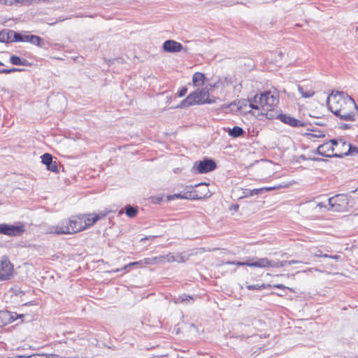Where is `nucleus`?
<instances>
[{"mask_svg":"<svg viewBox=\"0 0 358 358\" xmlns=\"http://www.w3.org/2000/svg\"><path fill=\"white\" fill-rule=\"evenodd\" d=\"M225 81L227 82V83H231L232 81L231 80V78H225Z\"/></svg>","mask_w":358,"mask_h":358,"instance_id":"nucleus-50","label":"nucleus"},{"mask_svg":"<svg viewBox=\"0 0 358 358\" xmlns=\"http://www.w3.org/2000/svg\"><path fill=\"white\" fill-rule=\"evenodd\" d=\"M236 103L235 102L231 103L229 105H228L227 107H229L232 105H236Z\"/></svg>","mask_w":358,"mask_h":358,"instance_id":"nucleus-54","label":"nucleus"},{"mask_svg":"<svg viewBox=\"0 0 358 358\" xmlns=\"http://www.w3.org/2000/svg\"><path fill=\"white\" fill-rule=\"evenodd\" d=\"M248 101L251 108L261 111L258 115L265 116L269 120L275 117L277 111H275V108L279 102V95L277 92L264 91L256 94Z\"/></svg>","mask_w":358,"mask_h":358,"instance_id":"nucleus-2","label":"nucleus"},{"mask_svg":"<svg viewBox=\"0 0 358 358\" xmlns=\"http://www.w3.org/2000/svg\"><path fill=\"white\" fill-rule=\"evenodd\" d=\"M340 128L343 129H347L350 128V125L348 124H342L340 127Z\"/></svg>","mask_w":358,"mask_h":358,"instance_id":"nucleus-44","label":"nucleus"},{"mask_svg":"<svg viewBox=\"0 0 358 358\" xmlns=\"http://www.w3.org/2000/svg\"><path fill=\"white\" fill-rule=\"evenodd\" d=\"M217 167L214 160L205 158L202 161L196 162L192 168V171L196 173H206L215 170Z\"/></svg>","mask_w":358,"mask_h":358,"instance_id":"nucleus-6","label":"nucleus"},{"mask_svg":"<svg viewBox=\"0 0 358 358\" xmlns=\"http://www.w3.org/2000/svg\"><path fill=\"white\" fill-rule=\"evenodd\" d=\"M8 41V36H6V29L0 31V42L5 43Z\"/></svg>","mask_w":358,"mask_h":358,"instance_id":"nucleus-32","label":"nucleus"},{"mask_svg":"<svg viewBox=\"0 0 358 358\" xmlns=\"http://www.w3.org/2000/svg\"><path fill=\"white\" fill-rule=\"evenodd\" d=\"M41 162L46 166L50 165L52 160V156L50 153H44L41 157Z\"/></svg>","mask_w":358,"mask_h":358,"instance_id":"nucleus-27","label":"nucleus"},{"mask_svg":"<svg viewBox=\"0 0 358 358\" xmlns=\"http://www.w3.org/2000/svg\"><path fill=\"white\" fill-rule=\"evenodd\" d=\"M204 189H196L189 192V195L185 194V196H181L180 194H176V196L178 198L191 199L193 200H201L206 197L209 196V190L204 183Z\"/></svg>","mask_w":358,"mask_h":358,"instance_id":"nucleus-10","label":"nucleus"},{"mask_svg":"<svg viewBox=\"0 0 358 358\" xmlns=\"http://www.w3.org/2000/svg\"><path fill=\"white\" fill-rule=\"evenodd\" d=\"M187 92V88L186 87H183L178 92V95L179 97H182L186 94Z\"/></svg>","mask_w":358,"mask_h":358,"instance_id":"nucleus-34","label":"nucleus"},{"mask_svg":"<svg viewBox=\"0 0 358 358\" xmlns=\"http://www.w3.org/2000/svg\"><path fill=\"white\" fill-rule=\"evenodd\" d=\"M205 75L201 72H196L192 77V83L195 87L203 85L205 81Z\"/></svg>","mask_w":358,"mask_h":358,"instance_id":"nucleus-20","label":"nucleus"},{"mask_svg":"<svg viewBox=\"0 0 358 358\" xmlns=\"http://www.w3.org/2000/svg\"><path fill=\"white\" fill-rule=\"evenodd\" d=\"M297 88L299 92L301 94V96L303 98H310L313 96L315 94V92L312 89H306L305 90L303 86L300 85H297Z\"/></svg>","mask_w":358,"mask_h":358,"instance_id":"nucleus-24","label":"nucleus"},{"mask_svg":"<svg viewBox=\"0 0 358 358\" xmlns=\"http://www.w3.org/2000/svg\"><path fill=\"white\" fill-rule=\"evenodd\" d=\"M45 358H60V357L57 355L51 354V355H49L48 357H47Z\"/></svg>","mask_w":358,"mask_h":358,"instance_id":"nucleus-46","label":"nucleus"},{"mask_svg":"<svg viewBox=\"0 0 358 358\" xmlns=\"http://www.w3.org/2000/svg\"><path fill=\"white\" fill-rule=\"evenodd\" d=\"M262 188L264 189V192L271 191V190L275 189L274 187H262Z\"/></svg>","mask_w":358,"mask_h":358,"instance_id":"nucleus-45","label":"nucleus"},{"mask_svg":"<svg viewBox=\"0 0 358 358\" xmlns=\"http://www.w3.org/2000/svg\"><path fill=\"white\" fill-rule=\"evenodd\" d=\"M323 257H325V258H331V259H338L340 258V256L339 255H329L327 254H324L323 255Z\"/></svg>","mask_w":358,"mask_h":358,"instance_id":"nucleus-37","label":"nucleus"},{"mask_svg":"<svg viewBox=\"0 0 358 358\" xmlns=\"http://www.w3.org/2000/svg\"><path fill=\"white\" fill-rule=\"evenodd\" d=\"M22 317H24L23 315H18L17 313H14L10 315V320L15 321L17 320V318Z\"/></svg>","mask_w":358,"mask_h":358,"instance_id":"nucleus-36","label":"nucleus"},{"mask_svg":"<svg viewBox=\"0 0 358 358\" xmlns=\"http://www.w3.org/2000/svg\"><path fill=\"white\" fill-rule=\"evenodd\" d=\"M22 0H7L6 1V4H12L13 1H15V2H20L22 1Z\"/></svg>","mask_w":358,"mask_h":358,"instance_id":"nucleus-47","label":"nucleus"},{"mask_svg":"<svg viewBox=\"0 0 358 358\" xmlns=\"http://www.w3.org/2000/svg\"><path fill=\"white\" fill-rule=\"evenodd\" d=\"M264 193V189L258 188L249 190V192L245 195V196H252L254 195H257Z\"/></svg>","mask_w":358,"mask_h":358,"instance_id":"nucleus-29","label":"nucleus"},{"mask_svg":"<svg viewBox=\"0 0 358 358\" xmlns=\"http://www.w3.org/2000/svg\"><path fill=\"white\" fill-rule=\"evenodd\" d=\"M203 184H199V185H196V187H199L200 186H201Z\"/></svg>","mask_w":358,"mask_h":358,"instance_id":"nucleus-58","label":"nucleus"},{"mask_svg":"<svg viewBox=\"0 0 358 358\" xmlns=\"http://www.w3.org/2000/svg\"><path fill=\"white\" fill-rule=\"evenodd\" d=\"M276 119L280 120L282 122L288 124L293 127H303L306 126V123L303 122H301L293 117H291L289 115L287 114H278V112L276 113Z\"/></svg>","mask_w":358,"mask_h":358,"instance_id":"nucleus-11","label":"nucleus"},{"mask_svg":"<svg viewBox=\"0 0 358 358\" xmlns=\"http://www.w3.org/2000/svg\"><path fill=\"white\" fill-rule=\"evenodd\" d=\"M13 266L7 257H3L0 264V280H7L12 275Z\"/></svg>","mask_w":358,"mask_h":358,"instance_id":"nucleus-9","label":"nucleus"},{"mask_svg":"<svg viewBox=\"0 0 358 358\" xmlns=\"http://www.w3.org/2000/svg\"><path fill=\"white\" fill-rule=\"evenodd\" d=\"M245 101H246L245 100L238 101V102L237 103L238 108L241 109L243 108V106L245 105L244 102H245Z\"/></svg>","mask_w":358,"mask_h":358,"instance_id":"nucleus-42","label":"nucleus"},{"mask_svg":"<svg viewBox=\"0 0 358 358\" xmlns=\"http://www.w3.org/2000/svg\"><path fill=\"white\" fill-rule=\"evenodd\" d=\"M350 196L347 194H339L328 199V210L335 212H345L349 208Z\"/></svg>","mask_w":358,"mask_h":358,"instance_id":"nucleus-5","label":"nucleus"},{"mask_svg":"<svg viewBox=\"0 0 358 358\" xmlns=\"http://www.w3.org/2000/svg\"><path fill=\"white\" fill-rule=\"evenodd\" d=\"M79 217L83 225L82 231L92 226L100 219L97 214L79 215Z\"/></svg>","mask_w":358,"mask_h":358,"instance_id":"nucleus-13","label":"nucleus"},{"mask_svg":"<svg viewBox=\"0 0 358 358\" xmlns=\"http://www.w3.org/2000/svg\"><path fill=\"white\" fill-rule=\"evenodd\" d=\"M346 147H348V149L345 152H335L334 156L338 158H342L344 156L348 155H354L355 153L358 154V148L352 145L350 143H347Z\"/></svg>","mask_w":358,"mask_h":358,"instance_id":"nucleus-16","label":"nucleus"},{"mask_svg":"<svg viewBox=\"0 0 358 358\" xmlns=\"http://www.w3.org/2000/svg\"><path fill=\"white\" fill-rule=\"evenodd\" d=\"M262 287H263V285L261 286L258 285H250L247 286V288L249 290L260 289Z\"/></svg>","mask_w":358,"mask_h":358,"instance_id":"nucleus-35","label":"nucleus"},{"mask_svg":"<svg viewBox=\"0 0 358 358\" xmlns=\"http://www.w3.org/2000/svg\"><path fill=\"white\" fill-rule=\"evenodd\" d=\"M29 35L26 33H20L13 30L6 29V36H8V41L5 43L27 42Z\"/></svg>","mask_w":358,"mask_h":358,"instance_id":"nucleus-12","label":"nucleus"},{"mask_svg":"<svg viewBox=\"0 0 358 358\" xmlns=\"http://www.w3.org/2000/svg\"><path fill=\"white\" fill-rule=\"evenodd\" d=\"M125 213L129 217H134L138 213L137 208L127 205L125 207Z\"/></svg>","mask_w":358,"mask_h":358,"instance_id":"nucleus-25","label":"nucleus"},{"mask_svg":"<svg viewBox=\"0 0 358 358\" xmlns=\"http://www.w3.org/2000/svg\"><path fill=\"white\" fill-rule=\"evenodd\" d=\"M152 258L158 259L156 262V264L163 263L164 262H176V257L174 253H169L166 255L153 257Z\"/></svg>","mask_w":358,"mask_h":358,"instance_id":"nucleus-23","label":"nucleus"},{"mask_svg":"<svg viewBox=\"0 0 358 358\" xmlns=\"http://www.w3.org/2000/svg\"><path fill=\"white\" fill-rule=\"evenodd\" d=\"M154 237H155V236H146V237H145V238H142V239H141V241H144V240H149V239L152 238H154Z\"/></svg>","mask_w":358,"mask_h":358,"instance_id":"nucleus-49","label":"nucleus"},{"mask_svg":"<svg viewBox=\"0 0 358 358\" xmlns=\"http://www.w3.org/2000/svg\"><path fill=\"white\" fill-rule=\"evenodd\" d=\"M48 171H50L54 173H57L59 171L57 162H52L51 164L46 166Z\"/></svg>","mask_w":358,"mask_h":358,"instance_id":"nucleus-30","label":"nucleus"},{"mask_svg":"<svg viewBox=\"0 0 358 358\" xmlns=\"http://www.w3.org/2000/svg\"><path fill=\"white\" fill-rule=\"evenodd\" d=\"M10 62L13 65H22V66H29L30 63L26 59H21L17 55H12L10 57Z\"/></svg>","mask_w":358,"mask_h":358,"instance_id":"nucleus-22","label":"nucleus"},{"mask_svg":"<svg viewBox=\"0 0 358 358\" xmlns=\"http://www.w3.org/2000/svg\"><path fill=\"white\" fill-rule=\"evenodd\" d=\"M24 0H22L21 2H22Z\"/></svg>","mask_w":358,"mask_h":358,"instance_id":"nucleus-60","label":"nucleus"},{"mask_svg":"<svg viewBox=\"0 0 358 358\" xmlns=\"http://www.w3.org/2000/svg\"><path fill=\"white\" fill-rule=\"evenodd\" d=\"M298 263H301V262L297 261V260H289V261L271 260V268H280V267H284V266H289V265L298 264Z\"/></svg>","mask_w":358,"mask_h":358,"instance_id":"nucleus-18","label":"nucleus"},{"mask_svg":"<svg viewBox=\"0 0 358 358\" xmlns=\"http://www.w3.org/2000/svg\"><path fill=\"white\" fill-rule=\"evenodd\" d=\"M324 254H322V251L321 250H317L316 252L313 253V256L314 257H323V255Z\"/></svg>","mask_w":358,"mask_h":358,"instance_id":"nucleus-40","label":"nucleus"},{"mask_svg":"<svg viewBox=\"0 0 358 358\" xmlns=\"http://www.w3.org/2000/svg\"><path fill=\"white\" fill-rule=\"evenodd\" d=\"M24 71V69H17V68H13V69H10V73H13V72H21V71Z\"/></svg>","mask_w":358,"mask_h":358,"instance_id":"nucleus-43","label":"nucleus"},{"mask_svg":"<svg viewBox=\"0 0 358 358\" xmlns=\"http://www.w3.org/2000/svg\"><path fill=\"white\" fill-rule=\"evenodd\" d=\"M0 66H3V63L0 60Z\"/></svg>","mask_w":358,"mask_h":358,"instance_id":"nucleus-57","label":"nucleus"},{"mask_svg":"<svg viewBox=\"0 0 358 358\" xmlns=\"http://www.w3.org/2000/svg\"><path fill=\"white\" fill-rule=\"evenodd\" d=\"M346 148V147H340V148H338L340 150L338 152H341V150H343V148ZM342 152H345V151H344V150H342Z\"/></svg>","mask_w":358,"mask_h":358,"instance_id":"nucleus-53","label":"nucleus"},{"mask_svg":"<svg viewBox=\"0 0 358 358\" xmlns=\"http://www.w3.org/2000/svg\"><path fill=\"white\" fill-rule=\"evenodd\" d=\"M175 257H176V262L180 263V262H185V259L182 253H176V254H175Z\"/></svg>","mask_w":358,"mask_h":358,"instance_id":"nucleus-31","label":"nucleus"},{"mask_svg":"<svg viewBox=\"0 0 358 358\" xmlns=\"http://www.w3.org/2000/svg\"><path fill=\"white\" fill-rule=\"evenodd\" d=\"M329 109L336 116L345 121H354L358 110L355 100L343 92L331 94L327 99Z\"/></svg>","mask_w":358,"mask_h":358,"instance_id":"nucleus-1","label":"nucleus"},{"mask_svg":"<svg viewBox=\"0 0 358 358\" xmlns=\"http://www.w3.org/2000/svg\"><path fill=\"white\" fill-rule=\"evenodd\" d=\"M238 208H239V206L238 204L233 206V208L236 210H237L238 209Z\"/></svg>","mask_w":358,"mask_h":358,"instance_id":"nucleus-51","label":"nucleus"},{"mask_svg":"<svg viewBox=\"0 0 358 358\" xmlns=\"http://www.w3.org/2000/svg\"><path fill=\"white\" fill-rule=\"evenodd\" d=\"M317 207L320 208H325L328 210L329 208V205H328V203H319L317 205Z\"/></svg>","mask_w":358,"mask_h":358,"instance_id":"nucleus-38","label":"nucleus"},{"mask_svg":"<svg viewBox=\"0 0 358 358\" xmlns=\"http://www.w3.org/2000/svg\"><path fill=\"white\" fill-rule=\"evenodd\" d=\"M60 358H70V357H60Z\"/></svg>","mask_w":358,"mask_h":358,"instance_id":"nucleus-59","label":"nucleus"},{"mask_svg":"<svg viewBox=\"0 0 358 358\" xmlns=\"http://www.w3.org/2000/svg\"><path fill=\"white\" fill-rule=\"evenodd\" d=\"M334 150V148H332V145L329 143H324L319 145L317 148V153L320 155L327 157H336L335 153H332Z\"/></svg>","mask_w":358,"mask_h":358,"instance_id":"nucleus-14","label":"nucleus"},{"mask_svg":"<svg viewBox=\"0 0 358 358\" xmlns=\"http://www.w3.org/2000/svg\"><path fill=\"white\" fill-rule=\"evenodd\" d=\"M357 189H358V188H357V189H355V190H352L351 192H352V193H355V192H356L357 191Z\"/></svg>","mask_w":358,"mask_h":358,"instance_id":"nucleus-56","label":"nucleus"},{"mask_svg":"<svg viewBox=\"0 0 358 358\" xmlns=\"http://www.w3.org/2000/svg\"><path fill=\"white\" fill-rule=\"evenodd\" d=\"M213 101L209 99L208 90L205 87L201 90H196L190 93L185 99H183L177 108H184L193 105H200L203 103H211Z\"/></svg>","mask_w":358,"mask_h":358,"instance_id":"nucleus-4","label":"nucleus"},{"mask_svg":"<svg viewBox=\"0 0 358 358\" xmlns=\"http://www.w3.org/2000/svg\"><path fill=\"white\" fill-rule=\"evenodd\" d=\"M6 1L7 0H0V3L2 4H6Z\"/></svg>","mask_w":358,"mask_h":358,"instance_id":"nucleus-52","label":"nucleus"},{"mask_svg":"<svg viewBox=\"0 0 358 358\" xmlns=\"http://www.w3.org/2000/svg\"><path fill=\"white\" fill-rule=\"evenodd\" d=\"M328 143L332 145V148L336 146L337 148L340 147H346L347 143L342 139H331Z\"/></svg>","mask_w":358,"mask_h":358,"instance_id":"nucleus-26","label":"nucleus"},{"mask_svg":"<svg viewBox=\"0 0 358 358\" xmlns=\"http://www.w3.org/2000/svg\"><path fill=\"white\" fill-rule=\"evenodd\" d=\"M16 358H27L25 356H18Z\"/></svg>","mask_w":358,"mask_h":358,"instance_id":"nucleus-55","label":"nucleus"},{"mask_svg":"<svg viewBox=\"0 0 358 358\" xmlns=\"http://www.w3.org/2000/svg\"><path fill=\"white\" fill-rule=\"evenodd\" d=\"M30 43L43 49H48L49 47V43L48 41L43 40L40 36L36 35H34Z\"/></svg>","mask_w":358,"mask_h":358,"instance_id":"nucleus-19","label":"nucleus"},{"mask_svg":"<svg viewBox=\"0 0 358 358\" xmlns=\"http://www.w3.org/2000/svg\"><path fill=\"white\" fill-rule=\"evenodd\" d=\"M25 231L24 226L22 224L18 225L0 224V234L8 236H20Z\"/></svg>","mask_w":358,"mask_h":358,"instance_id":"nucleus-7","label":"nucleus"},{"mask_svg":"<svg viewBox=\"0 0 358 358\" xmlns=\"http://www.w3.org/2000/svg\"><path fill=\"white\" fill-rule=\"evenodd\" d=\"M227 264H236L238 266H248L250 267H258V268H267L271 267V260L268 258H259L256 261H248V262H227Z\"/></svg>","mask_w":358,"mask_h":358,"instance_id":"nucleus-8","label":"nucleus"},{"mask_svg":"<svg viewBox=\"0 0 358 358\" xmlns=\"http://www.w3.org/2000/svg\"><path fill=\"white\" fill-rule=\"evenodd\" d=\"M83 225L79 215L64 219L57 226L50 228V233L55 234H73L81 231Z\"/></svg>","mask_w":358,"mask_h":358,"instance_id":"nucleus-3","label":"nucleus"},{"mask_svg":"<svg viewBox=\"0 0 358 358\" xmlns=\"http://www.w3.org/2000/svg\"><path fill=\"white\" fill-rule=\"evenodd\" d=\"M190 299H192V297L190 295L184 294L180 296L177 299H175L176 303H180L186 301H189Z\"/></svg>","mask_w":358,"mask_h":358,"instance_id":"nucleus-28","label":"nucleus"},{"mask_svg":"<svg viewBox=\"0 0 358 358\" xmlns=\"http://www.w3.org/2000/svg\"><path fill=\"white\" fill-rule=\"evenodd\" d=\"M163 49L167 52H178L182 50V45L177 41L167 40L163 44Z\"/></svg>","mask_w":358,"mask_h":358,"instance_id":"nucleus-15","label":"nucleus"},{"mask_svg":"<svg viewBox=\"0 0 358 358\" xmlns=\"http://www.w3.org/2000/svg\"><path fill=\"white\" fill-rule=\"evenodd\" d=\"M0 73H4V74L10 73V69H0Z\"/></svg>","mask_w":358,"mask_h":358,"instance_id":"nucleus-41","label":"nucleus"},{"mask_svg":"<svg viewBox=\"0 0 358 358\" xmlns=\"http://www.w3.org/2000/svg\"><path fill=\"white\" fill-rule=\"evenodd\" d=\"M228 134L232 138H238L242 136L245 131L241 127L235 126L232 129H228Z\"/></svg>","mask_w":358,"mask_h":358,"instance_id":"nucleus-21","label":"nucleus"},{"mask_svg":"<svg viewBox=\"0 0 358 358\" xmlns=\"http://www.w3.org/2000/svg\"><path fill=\"white\" fill-rule=\"evenodd\" d=\"M273 287H275V288H278V289H283V290H285V289H289V291L291 292H294L293 289L292 288H289L288 287H286L282 284H276V285H273Z\"/></svg>","mask_w":358,"mask_h":358,"instance_id":"nucleus-33","label":"nucleus"},{"mask_svg":"<svg viewBox=\"0 0 358 358\" xmlns=\"http://www.w3.org/2000/svg\"><path fill=\"white\" fill-rule=\"evenodd\" d=\"M157 259H157V258H152V257L144 258L143 259H141L140 261L129 263V264H127L124 266V268H126L129 266H137V265H139L141 266H143L148 265V264L154 265V264H156V262Z\"/></svg>","mask_w":358,"mask_h":358,"instance_id":"nucleus-17","label":"nucleus"},{"mask_svg":"<svg viewBox=\"0 0 358 358\" xmlns=\"http://www.w3.org/2000/svg\"><path fill=\"white\" fill-rule=\"evenodd\" d=\"M309 135L312 137H316V138H321V137L324 136V134H322L321 132H320L318 134H310Z\"/></svg>","mask_w":358,"mask_h":358,"instance_id":"nucleus-39","label":"nucleus"},{"mask_svg":"<svg viewBox=\"0 0 358 358\" xmlns=\"http://www.w3.org/2000/svg\"><path fill=\"white\" fill-rule=\"evenodd\" d=\"M34 36V35L30 34L29 36V39H28L27 43H31V41L33 39Z\"/></svg>","mask_w":358,"mask_h":358,"instance_id":"nucleus-48","label":"nucleus"}]
</instances>
